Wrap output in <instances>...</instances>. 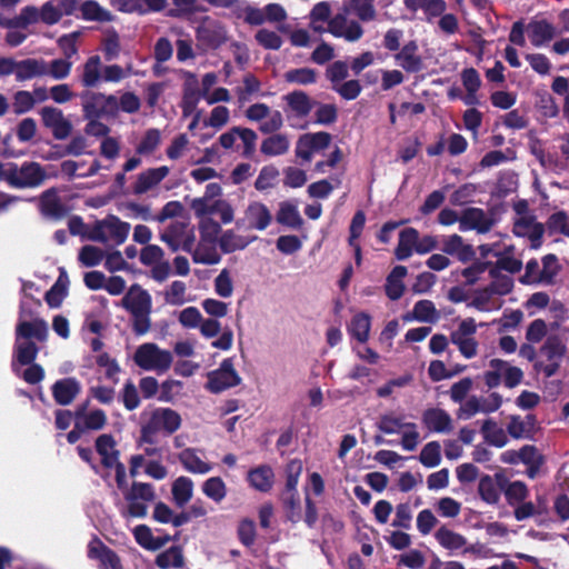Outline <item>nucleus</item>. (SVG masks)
I'll use <instances>...</instances> for the list:
<instances>
[{"instance_id":"f257e3e1","label":"nucleus","mask_w":569,"mask_h":569,"mask_svg":"<svg viewBox=\"0 0 569 569\" xmlns=\"http://www.w3.org/2000/svg\"><path fill=\"white\" fill-rule=\"evenodd\" d=\"M198 227L200 240L190 252L193 262L207 266L219 263L221 254L218 250V236L221 232V226L212 218H203L199 221Z\"/></svg>"},{"instance_id":"f03ea898","label":"nucleus","mask_w":569,"mask_h":569,"mask_svg":"<svg viewBox=\"0 0 569 569\" xmlns=\"http://www.w3.org/2000/svg\"><path fill=\"white\" fill-rule=\"evenodd\" d=\"M130 229V223L121 221L116 216H108L90 224V227L86 229L84 239L119 246L127 240Z\"/></svg>"},{"instance_id":"7ed1b4c3","label":"nucleus","mask_w":569,"mask_h":569,"mask_svg":"<svg viewBox=\"0 0 569 569\" xmlns=\"http://www.w3.org/2000/svg\"><path fill=\"white\" fill-rule=\"evenodd\" d=\"M132 360L142 370L161 375L171 368L173 355L154 342H144L136 348Z\"/></svg>"},{"instance_id":"20e7f679","label":"nucleus","mask_w":569,"mask_h":569,"mask_svg":"<svg viewBox=\"0 0 569 569\" xmlns=\"http://www.w3.org/2000/svg\"><path fill=\"white\" fill-rule=\"evenodd\" d=\"M96 451L100 457V465L109 472H114V478L119 490L126 488L127 472L123 463L119 461L120 452L117 449V442L111 435L103 433L96 439Z\"/></svg>"},{"instance_id":"39448f33","label":"nucleus","mask_w":569,"mask_h":569,"mask_svg":"<svg viewBox=\"0 0 569 569\" xmlns=\"http://www.w3.org/2000/svg\"><path fill=\"white\" fill-rule=\"evenodd\" d=\"M127 502L122 510L124 518H144L148 513V506L156 499L154 489L150 483L133 482L130 488L128 483L121 490Z\"/></svg>"},{"instance_id":"423d86ee","label":"nucleus","mask_w":569,"mask_h":569,"mask_svg":"<svg viewBox=\"0 0 569 569\" xmlns=\"http://www.w3.org/2000/svg\"><path fill=\"white\" fill-rule=\"evenodd\" d=\"M160 239L166 242L172 251L182 249L191 252L196 236L193 228L186 220L172 221L161 233Z\"/></svg>"},{"instance_id":"0eeeda50","label":"nucleus","mask_w":569,"mask_h":569,"mask_svg":"<svg viewBox=\"0 0 569 569\" xmlns=\"http://www.w3.org/2000/svg\"><path fill=\"white\" fill-rule=\"evenodd\" d=\"M477 327L473 318H466L460 320L457 328L450 333L451 342L467 359H471L478 353L479 343L475 338Z\"/></svg>"},{"instance_id":"6e6552de","label":"nucleus","mask_w":569,"mask_h":569,"mask_svg":"<svg viewBox=\"0 0 569 569\" xmlns=\"http://www.w3.org/2000/svg\"><path fill=\"white\" fill-rule=\"evenodd\" d=\"M437 542L446 549L451 556H463L468 553H477L478 547L468 542L467 538L461 533L441 526L435 532Z\"/></svg>"},{"instance_id":"1a4fd4ad","label":"nucleus","mask_w":569,"mask_h":569,"mask_svg":"<svg viewBox=\"0 0 569 569\" xmlns=\"http://www.w3.org/2000/svg\"><path fill=\"white\" fill-rule=\"evenodd\" d=\"M46 171L38 162H24L20 167L12 162L11 187L36 188L46 180Z\"/></svg>"},{"instance_id":"9d476101","label":"nucleus","mask_w":569,"mask_h":569,"mask_svg":"<svg viewBox=\"0 0 569 569\" xmlns=\"http://www.w3.org/2000/svg\"><path fill=\"white\" fill-rule=\"evenodd\" d=\"M349 12L342 9L329 20L326 32L336 38H342L348 42H356L363 36V29L356 20L348 18Z\"/></svg>"},{"instance_id":"9b49d317","label":"nucleus","mask_w":569,"mask_h":569,"mask_svg":"<svg viewBox=\"0 0 569 569\" xmlns=\"http://www.w3.org/2000/svg\"><path fill=\"white\" fill-rule=\"evenodd\" d=\"M246 117L250 121L259 122V130L263 133L274 132L279 130L283 123L281 112L278 110H271L264 103L251 104L246 110Z\"/></svg>"},{"instance_id":"f8f14e48","label":"nucleus","mask_w":569,"mask_h":569,"mask_svg":"<svg viewBox=\"0 0 569 569\" xmlns=\"http://www.w3.org/2000/svg\"><path fill=\"white\" fill-rule=\"evenodd\" d=\"M240 381L241 378L236 371L232 361L226 359L218 369L208 373L207 389L213 393H219L226 389L238 386Z\"/></svg>"},{"instance_id":"ddd939ff","label":"nucleus","mask_w":569,"mask_h":569,"mask_svg":"<svg viewBox=\"0 0 569 569\" xmlns=\"http://www.w3.org/2000/svg\"><path fill=\"white\" fill-rule=\"evenodd\" d=\"M181 426L180 415L170 408H157L152 411L144 433L154 431H166L171 435Z\"/></svg>"},{"instance_id":"4468645a","label":"nucleus","mask_w":569,"mask_h":569,"mask_svg":"<svg viewBox=\"0 0 569 569\" xmlns=\"http://www.w3.org/2000/svg\"><path fill=\"white\" fill-rule=\"evenodd\" d=\"M331 141L327 132L306 133L297 141L296 154L298 158L310 161L315 153L326 149Z\"/></svg>"},{"instance_id":"2eb2a0df","label":"nucleus","mask_w":569,"mask_h":569,"mask_svg":"<svg viewBox=\"0 0 569 569\" xmlns=\"http://www.w3.org/2000/svg\"><path fill=\"white\" fill-rule=\"evenodd\" d=\"M186 471L193 475H207L213 466L206 459L204 452L197 448L187 447L177 456Z\"/></svg>"},{"instance_id":"dca6fc26","label":"nucleus","mask_w":569,"mask_h":569,"mask_svg":"<svg viewBox=\"0 0 569 569\" xmlns=\"http://www.w3.org/2000/svg\"><path fill=\"white\" fill-rule=\"evenodd\" d=\"M41 119L43 124L51 130L56 139H66L71 131V123L67 120L61 110L52 107L42 108Z\"/></svg>"},{"instance_id":"f3484780","label":"nucleus","mask_w":569,"mask_h":569,"mask_svg":"<svg viewBox=\"0 0 569 569\" xmlns=\"http://www.w3.org/2000/svg\"><path fill=\"white\" fill-rule=\"evenodd\" d=\"M513 232L518 237L529 238L533 249H537L541 246L543 227L541 223H538L530 214H519L515 219Z\"/></svg>"},{"instance_id":"a211bd4d","label":"nucleus","mask_w":569,"mask_h":569,"mask_svg":"<svg viewBox=\"0 0 569 569\" xmlns=\"http://www.w3.org/2000/svg\"><path fill=\"white\" fill-rule=\"evenodd\" d=\"M492 219L479 208H468L461 212L460 231L476 230L479 233L488 232L492 227Z\"/></svg>"},{"instance_id":"6ab92c4d","label":"nucleus","mask_w":569,"mask_h":569,"mask_svg":"<svg viewBox=\"0 0 569 569\" xmlns=\"http://www.w3.org/2000/svg\"><path fill=\"white\" fill-rule=\"evenodd\" d=\"M567 351L566 345L557 337H549L543 347L542 353L547 357L549 363L543 367L547 377H551L558 370L561 360Z\"/></svg>"},{"instance_id":"aec40b11","label":"nucleus","mask_w":569,"mask_h":569,"mask_svg":"<svg viewBox=\"0 0 569 569\" xmlns=\"http://www.w3.org/2000/svg\"><path fill=\"white\" fill-rule=\"evenodd\" d=\"M123 307L132 315L150 313L151 297L139 286H132L122 300Z\"/></svg>"},{"instance_id":"412c9836","label":"nucleus","mask_w":569,"mask_h":569,"mask_svg":"<svg viewBox=\"0 0 569 569\" xmlns=\"http://www.w3.org/2000/svg\"><path fill=\"white\" fill-rule=\"evenodd\" d=\"M169 172L170 170L166 166L142 171L138 174L137 180L133 183V193L143 194L152 190L169 174Z\"/></svg>"},{"instance_id":"4be33fe9","label":"nucleus","mask_w":569,"mask_h":569,"mask_svg":"<svg viewBox=\"0 0 569 569\" xmlns=\"http://www.w3.org/2000/svg\"><path fill=\"white\" fill-rule=\"evenodd\" d=\"M88 555L100 561L101 569H122L118 556L99 540L89 543Z\"/></svg>"},{"instance_id":"5701e85b","label":"nucleus","mask_w":569,"mask_h":569,"mask_svg":"<svg viewBox=\"0 0 569 569\" xmlns=\"http://www.w3.org/2000/svg\"><path fill=\"white\" fill-rule=\"evenodd\" d=\"M423 425L432 432L447 433L452 430V419L445 410L432 408L425 411Z\"/></svg>"},{"instance_id":"b1692460","label":"nucleus","mask_w":569,"mask_h":569,"mask_svg":"<svg viewBox=\"0 0 569 569\" xmlns=\"http://www.w3.org/2000/svg\"><path fill=\"white\" fill-rule=\"evenodd\" d=\"M536 418L532 415L511 416L507 425V432L515 439H529L536 430Z\"/></svg>"},{"instance_id":"393cba45","label":"nucleus","mask_w":569,"mask_h":569,"mask_svg":"<svg viewBox=\"0 0 569 569\" xmlns=\"http://www.w3.org/2000/svg\"><path fill=\"white\" fill-rule=\"evenodd\" d=\"M442 250L447 254L456 256L460 261H470L475 251L470 244L463 242V239L458 234H450L442 239Z\"/></svg>"},{"instance_id":"a878e982","label":"nucleus","mask_w":569,"mask_h":569,"mask_svg":"<svg viewBox=\"0 0 569 569\" xmlns=\"http://www.w3.org/2000/svg\"><path fill=\"white\" fill-rule=\"evenodd\" d=\"M272 216L269 209L260 202H252L244 212V220L249 228L264 230L271 222Z\"/></svg>"},{"instance_id":"bb28decb","label":"nucleus","mask_w":569,"mask_h":569,"mask_svg":"<svg viewBox=\"0 0 569 569\" xmlns=\"http://www.w3.org/2000/svg\"><path fill=\"white\" fill-rule=\"evenodd\" d=\"M527 29L530 42L536 48L545 46L556 36V28L546 20L532 21Z\"/></svg>"},{"instance_id":"cd10ccee","label":"nucleus","mask_w":569,"mask_h":569,"mask_svg":"<svg viewBox=\"0 0 569 569\" xmlns=\"http://www.w3.org/2000/svg\"><path fill=\"white\" fill-rule=\"evenodd\" d=\"M218 83V76L214 72H208L203 74L201 79V88L199 92L187 89L183 96V110L184 112L191 111L196 108L199 99L208 93L210 90L214 89V86Z\"/></svg>"},{"instance_id":"c85d7f7f","label":"nucleus","mask_w":569,"mask_h":569,"mask_svg":"<svg viewBox=\"0 0 569 569\" xmlns=\"http://www.w3.org/2000/svg\"><path fill=\"white\" fill-rule=\"evenodd\" d=\"M48 336V325L42 319H34L32 321H20L17 326L16 338L29 340L34 338L43 341Z\"/></svg>"},{"instance_id":"c756f323","label":"nucleus","mask_w":569,"mask_h":569,"mask_svg":"<svg viewBox=\"0 0 569 569\" xmlns=\"http://www.w3.org/2000/svg\"><path fill=\"white\" fill-rule=\"evenodd\" d=\"M80 383L74 378H66L57 381L52 387V392L56 401L59 405L66 406L72 402L76 396L80 392Z\"/></svg>"},{"instance_id":"7c9ffc66","label":"nucleus","mask_w":569,"mask_h":569,"mask_svg":"<svg viewBox=\"0 0 569 569\" xmlns=\"http://www.w3.org/2000/svg\"><path fill=\"white\" fill-rule=\"evenodd\" d=\"M194 483L187 476H179L171 485L172 500L178 507H184L193 497Z\"/></svg>"},{"instance_id":"2f4dec72","label":"nucleus","mask_w":569,"mask_h":569,"mask_svg":"<svg viewBox=\"0 0 569 569\" xmlns=\"http://www.w3.org/2000/svg\"><path fill=\"white\" fill-rule=\"evenodd\" d=\"M102 63L99 56H91L86 60L81 68V83L87 88L99 84L102 80Z\"/></svg>"},{"instance_id":"473e14b6","label":"nucleus","mask_w":569,"mask_h":569,"mask_svg":"<svg viewBox=\"0 0 569 569\" xmlns=\"http://www.w3.org/2000/svg\"><path fill=\"white\" fill-rule=\"evenodd\" d=\"M406 321L417 320L426 323H435L440 319V313L430 300L416 302L410 315L403 317Z\"/></svg>"},{"instance_id":"72a5a7b5","label":"nucleus","mask_w":569,"mask_h":569,"mask_svg":"<svg viewBox=\"0 0 569 569\" xmlns=\"http://www.w3.org/2000/svg\"><path fill=\"white\" fill-rule=\"evenodd\" d=\"M331 18L330 3L320 1L312 7L309 13L310 28L318 33H325Z\"/></svg>"},{"instance_id":"f704fd0d","label":"nucleus","mask_w":569,"mask_h":569,"mask_svg":"<svg viewBox=\"0 0 569 569\" xmlns=\"http://www.w3.org/2000/svg\"><path fill=\"white\" fill-rule=\"evenodd\" d=\"M248 481L253 489L267 492L274 482L273 470L268 466H259L249 471Z\"/></svg>"},{"instance_id":"c9c22d12","label":"nucleus","mask_w":569,"mask_h":569,"mask_svg":"<svg viewBox=\"0 0 569 569\" xmlns=\"http://www.w3.org/2000/svg\"><path fill=\"white\" fill-rule=\"evenodd\" d=\"M418 47L411 41L403 46L401 51L396 54L398 66L408 72H417L422 67L421 58L417 54Z\"/></svg>"},{"instance_id":"e433bc0d","label":"nucleus","mask_w":569,"mask_h":569,"mask_svg":"<svg viewBox=\"0 0 569 569\" xmlns=\"http://www.w3.org/2000/svg\"><path fill=\"white\" fill-rule=\"evenodd\" d=\"M12 72L18 80L44 76V60L27 59L13 64Z\"/></svg>"},{"instance_id":"4c0bfd02","label":"nucleus","mask_w":569,"mask_h":569,"mask_svg":"<svg viewBox=\"0 0 569 569\" xmlns=\"http://www.w3.org/2000/svg\"><path fill=\"white\" fill-rule=\"evenodd\" d=\"M136 541L147 550H158L169 541V536L156 537L146 525H139L133 529Z\"/></svg>"},{"instance_id":"58836bf2","label":"nucleus","mask_w":569,"mask_h":569,"mask_svg":"<svg viewBox=\"0 0 569 569\" xmlns=\"http://www.w3.org/2000/svg\"><path fill=\"white\" fill-rule=\"evenodd\" d=\"M408 270L405 266L395 267L386 281V295L391 300H398L405 291L403 279L406 278Z\"/></svg>"},{"instance_id":"ea45409f","label":"nucleus","mask_w":569,"mask_h":569,"mask_svg":"<svg viewBox=\"0 0 569 569\" xmlns=\"http://www.w3.org/2000/svg\"><path fill=\"white\" fill-rule=\"evenodd\" d=\"M375 0H343V8L347 12L355 14L363 22L372 21L376 18Z\"/></svg>"},{"instance_id":"a19ab883","label":"nucleus","mask_w":569,"mask_h":569,"mask_svg":"<svg viewBox=\"0 0 569 569\" xmlns=\"http://www.w3.org/2000/svg\"><path fill=\"white\" fill-rule=\"evenodd\" d=\"M418 231L413 228L403 229L399 234V242L395 254L399 260L408 259L416 251Z\"/></svg>"},{"instance_id":"79ce46f5","label":"nucleus","mask_w":569,"mask_h":569,"mask_svg":"<svg viewBox=\"0 0 569 569\" xmlns=\"http://www.w3.org/2000/svg\"><path fill=\"white\" fill-rule=\"evenodd\" d=\"M202 493L216 503L224 500L228 493L227 485L220 477H210L201 485Z\"/></svg>"},{"instance_id":"37998d69","label":"nucleus","mask_w":569,"mask_h":569,"mask_svg":"<svg viewBox=\"0 0 569 569\" xmlns=\"http://www.w3.org/2000/svg\"><path fill=\"white\" fill-rule=\"evenodd\" d=\"M277 221L291 229H299L302 226V218L297 204L292 202H281L277 213Z\"/></svg>"},{"instance_id":"c03bdc74","label":"nucleus","mask_w":569,"mask_h":569,"mask_svg":"<svg viewBox=\"0 0 569 569\" xmlns=\"http://www.w3.org/2000/svg\"><path fill=\"white\" fill-rule=\"evenodd\" d=\"M81 18L86 21L109 22L113 19L110 11L94 0H87L80 6Z\"/></svg>"},{"instance_id":"a18cd8bd","label":"nucleus","mask_w":569,"mask_h":569,"mask_svg":"<svg viewBox=\"0 0 569 569\" xmlns=\"http://www.w3.org/2000/svg\"><path fill=\"white\" fill-rule=\"evenodd\" d=\"M481 432L485 440L497 448H502L508 442L507 432L490 419L483 421Z\"/></svg>"},{"instance_id":"49530a36","label":"nucleus","mask_w":569,"mask_h":569,"mask_svg":"<svg viewBox=\"0 0 569 569\" xmlns=\"http://www.w3.org/2000/svg\"><path fill=\"white\" fill-rule=\"evenodd\" d=\"M64 6V11H62L58 6H56L52 1L46 2L40 9V21L46 24H56L58 23L63 14H71L74 8V0H70V6Z\"/></svg>"},{"instance_id":"de8ad7c7","label":"nucleus","mask_w":569,"mask_h":569,"mask_svg":"<svg viewBox=\"0 0 569 569\" xmlns=\"http://www.w3.org/2000/svg\"><path fill=\"white\" fill-rule=\"evenodd\" d=\"M502 489L491 476H483L478 483V492L481 499L488 505H496L500 500Z\"/></svg>"},{"instance_id":"09e8293b","label":"nucleus","mask_w":569,"mask_h":569,"mask_svg":"<svg viewBox=\"0 0 569 569\" xmlns=\"http://www.w3.org/2000/svg\"><path fill=\"white\" fill-rule=\"evenodd\" d=\"M41 211L48 217H61L66 212V208L58 197L56 189H49L41 196Z\"/></svg>"},{"instance_id":"8fccbe9b","label":"nucleus","mask_w":569,"mask_h":569,"mask_svg":"<svg viewBox=\"0 0 569 569\" xmlns=\"http://www.w3.org/2000/svg\"><path fill=\"white\" fill-rule=\"evenodd\" d=\"M83 113L87 119L99 118L104 113L102 100L104 94L100 92H86L81 96Z\"/></svg>"},{"instance_id":"3c124183","label":"nucleus","mask_w":569,"mask_h":569,"mask_svg":"<svg viewBox=\"0 0 569 569\" xmlns=\"http://www.w3.org/2000/svg\"><path fill=\"white\" fill-rule=\"evenodd\" d=\"M69 279L64 271H61L54 284L46 293V301L51 308H58L67 296Z\"/></svg>"},{"instance_id":"603ef678","label":"nucleus","mask_w":569,"mask_h":569,"mask_svg":"<svg viewBox=\"0 0 569 569\" xmlns=\"http://www.w3.org/2000/svg\"><path fill=\"white\" fill-rule=\"evenodd\" d=\"M152 517L160 523H171L173 527H180L188 520L184 515H176L164 502L156 503Z\"/></svg>"},{"instance_id":"864d4df0","label":"nucleus","mask_w":569,"mask_h":569,"mask_svg":"<svg viewBox=\"0 0 569 569\" xmlns=\"http://www.w3.org/2000/svg\"><path fill=\"white\" fill-rule=\"evenodd\" d=\"M38 21H40V9L33 6H28L21 9L19 16L14 19L0 21V24L8 28H26Z\"/></svg>"},{"instance_id":"5fc2aeb1","label":"nucleus","mask_w":569,"mask_h":569,"mask_svg":"<svg viewBox=\"0 0 569 569\" xmlns=\"http://www.w3.org/2000/svg\"><path fill=\"white\" fill-rule=\"evenodd\" d=\"M218 240L219 248L224 253L242 250L249 244L244 237L236 233L233 230H226L220 237L218 236Z\"/></svg>"},{"instance_id":"6e6d98bb","label":"nucleus","mask_w":569,"mask_h":569,"mask_svg":"<svg viewBox=\"0 0 569 569\" xmlns=\"http://www.w3.org/2000/svg\"><path fill=\"white\" fill-rule=\"evenodd\" d=\"M289 139L284 134H273L264 139L261 143V152L267 156H280L288 151Z\"/></svg>"},{"instance_id":"4d7b16f0","label":"nucleus","mask_w":569,"mask_h":569,"mask_svg":"<svg viewBox=\"0 0 569 569\" xmlns=\"http://www.w3.org/2000/svg\"><path fill=\"white\" fill-rule=\"evenodd\" d=\"M291 111L299 117L307 116L312 109L311 99L302 91H295L284 97Z\"/></svg>"},{"instance_id":"13d9d810","label":"nucleus","mask_w":569,"mask_h":569,"mask_svg":"<svg viewBox=\"0 0 569 569\" xmlns=\"http://www.w3.org/2000/svg\"><path fill=\"white\" fill-rule=\"evenodd\" d=\"M38 353V348L36 345L30 340H22L19 338H16V346H14V358L16 362H18L21 366L31 363Z\"/></svg>"},{"instance_id":"bf43d9fd","label":"nucleus","mask_w":569,"mask_h":569,"mask_svg":"<svg viewBox=\"0 0 569 569\" xmlns=\"http://www.w3.org/2000/svg\"><path fill=\"white\" fill-rule=\"evenodd\" d=\"M370 326V317L367 313H358L349 325V332L358 341L366 342L369 338Z\"/></svg>"},{"instance_id":"052dcab7","label":"nucleus","mask_w":569,"mask_h":569,"mask_svg":"<svg viewBox=\"0 0 569 569\" xmlns=\"http://www.w3.org/2000/svg\"><path fill=\"white\" fill-rule=\"evenodd\" d=\"M72 69V62L64 58L44 61V76H49L54 80L66 79Z\"/></svg>"},{"instance_id":"680f3d73","label":"nucleus","mask_w":569,"mask_h":569,"mask_svg":"<svg viewBox=\"0 0 569 569\" xmlns=\"http://www.w3.org/2000/svg\"><path fill=\"white\" fill-rule=\"evenodd\" d=\"M162 569L181 568L183 566V555L179 547H171L159 553L156 560Z\"/></svg>"},{"instance_id":"e2e57ef3","label":"nucleus","mask_w":569,"mask_h":569,"mask_svg":"<svg viewBox=\"0 0 569 569\" xmlns=\"http://www.w3.org/2000/svg\"><path fill=\"white\" fill-rule=\"evenodd\" d=\"M201 39L206 40L211 47L217 48L227 41V31L224 27L218 23H209L201 31Z\"/></svg>"},{"instance_id":"0e129e2a","label":"nucleus","mask_w":569,"mask_h":569,"mask_svg":"<svg viewBox=\"0 0 569 569\" xmlns=\"http://www.w3.org/2000/svg\"><path fill=\"white\" fill-rule=\"evenodd\" d=\"M161 142V132L158 129H148L142 136L136 148V152L141 156L151 154L157 150Z\"/></svg>"},{"instance_id":"69168bd1","label":"nucleus","mask_w":569,"mask_h":569,"mask_svg":"<svg viewBox=\"0 0 569 569\" xmlns=\"http://www.w3.org/2000/svg\"><path fill=\"white\" fill-rule=\"evenodd\" d=\"M503 492L506 500L510 506L519 505L520 502L525 501L529 496V490L526 483L519 480L508 482V485L503 489Z\"/></svg>"},{"instance_id":"338daca9","label":"nucleus","mask_w":569,"mask_h":569,"mask_svg":"<svg viewBox=\"0 0 569 569\" xmlns=\"http://www.w3.org/2000/svg\"><path fill=\"white\" fill-rule=\"evenodd\" d=\"M420 462L428 468H433L440 463L441 447L439 442H428L421 450L419 456Z\"/></svg>"},{"instance_id":"774afa93","label":"nucleus","mask_w":569,"mask_h":569,"mask_svg":"<svg viewBox=\"0 0 569 569\" xmlns=\"http://www.w3.org/2000/svg\"><path fill=\"white\" fill-rule=\"evenodd\" d=\"M409 422H406L401 417L393 415H385L378 421V429L386 435L400 433Z\"/></svg>"}]
</instances>
